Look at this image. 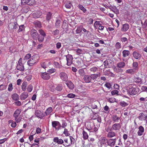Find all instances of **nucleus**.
Wrapping results in <instances>:
<instances>
[{
	"mask_svg": "<svg viewBox=\"0 0 147 147\" xmlns=\"http://www.w3.org/2000/svg\"><path fill=\"white\" fill-rule=\"evenodd\" d=\"M125 65V63L123 62H119L117 65V66L120 68H123Z\"/></svg>",
	"mask_w": 147,
	"mask_h": 147,
	"instance_id": "bb28decb",
	"label": "nucleus"
},
{
	"mask_svg": "<svg viewBox=\"0 0 147 147\" xmlns=\"http://www.w3.org/2000/svg\"><path fill=\"white\" fill-rule=\"evenodd\" d=\"M82 30V28L81 27H79L77 28L76 31V33L78 34L80 33Z\"/></svg>",
	"mask_w": 147,
	"mask_h": 147,
	"instance_id": "864d4df0",
	"label": "nucleus"
},
{
	"mask_svg": "<svg viewBox=\"0 0 147 147\" xmlns=\"http://www.w3.org/2000/svg\"><path fill=\"white\" fill-rule=\"evenodd\" d=\"M138 130L137 132L138 135L139 136H142L144 131V127L142 126H140L138 128Z\"/></svg>",
	"mask_w": 147,
	"mask_h": 147,
	"instance_id": "f8f14e48",
	"label": "nucleus"
},
{
	"mask_svg": "<svg viewBox=\"0 0 147 147\" xmlns=\"http://www.w3.org/2000/svg\"><path fill=\"white\" fill-rule=\"evenodd\" d=\"M101 76L100 73H98L97 74H93L90 75L92 81H94L98 77H100Z\"/></svg>",
	"mask_w": 147,
	"mask_h": 147,
	"instance_id": "412c9836",
	"label": "nucleus"
},
{
	"mask_svg": "<svg viewBox=\"0 0 147 147\" xmlns=\"http://www.w3.org/2000/svg\"><path fill=\"white\" fill-rule=\"evenodd\" d=\"M24 29V25H22L19 27V29L18 30V32L22 31Z\"/></svg>",
	"mask_w": 147,
	"mask_h": 147,
	"instance_id": "c03bdc74",
	"label": "nucleus"
},
{
	"mask_svg": "<svg viewBox=\"0 0 147 147\" xmlns=\"http://www.w3.org/2000/svg\"><path fill=\"white\" fill-rule=\"evenodd\" d=\"M42 15V13L40 11H35L32 13V16L34 18H38L40 17Z\"/></svg>",
	"mask_w": 147,
	"mask_h": 147,
	"instance_id": "9b49d317",
	"label": "nucleus"
},
{
	"mask_svg": "<svg viewBox=\"0 0 147 147\" xmlns=\"http://www.w3.org/2000/svg\"><path fill=\"white\" fill-rule=\"evenodd\" d=\"M82 135L83 139L84 140H87L88 138V135L87 133L84 130H83L82 132Z\"/></svg>",
	"mask_w": 147,
	"mask_h": 147,
	"instance_id": "473e14b6",
	"label": "nucleus"
},
{
	"mask_svg": "<svg viewBox=\"0 0 147 147\" xmlns=\"http://www.w3.org/2000/svg\"><path fill=\"white\" fill-rule=\"evenodd\" d=\"M138 64L137 62H134L132 64V67H133V69L136 71L138 70Z\"/></svg>",
	"mask_w": 147,
	"mask_h": 147,
	"instance_id": "7c9ffc66",
	"label": "nucleus"
},
{
	"mask_svg": "<svg viewBox=\"0 0 147 147\" xmlns=\"http://www.w3.org/2000/svg\"><path fill=\"white\" fill-rule=\"evenodd\" d=\"M35 3V1L34 0H29V3L28 5H31L34 4Z\"/></svg>",
	"mask_w": 147,
	"mask_h": 147,
	"instance_id": "052dcab7",
	"label": "nucleus"
},
{
	"mask_svg": "<svg viewBox=\"0 0 147 147\" xmlns=\"http://www.w3.org/2000/svg\"><path fill=\"white\" fill-rule=\"evenodd\" d=\"M129 28V25L128 24H125L123 25L121 30L123 31H126Z\"/></svg>",
	"mask_w": 147,
	"mask_h": 147,
	"instance_id": "c85d7f7f",
	"label": "nucleus"
},
{
	"mask_svg": "<svg viewBox=\"0 0 147 147\" xmlns=\"http://www.w3.org/2000/svg\"><path fill=\"white\" fill-rule=\"evenodd\" d=\"M53 64L55 67L57 68H60V66L59 63L57 62H54Z\"/></svg>",
	"mask_w": 147,
	"mask_h": 147,
	"instance_id": "774afa93",
	"label": "nucleus"
},
{
	"mask_svg": "<svg viewBox=\"0 0 147 147\" xmlns=\"http://www.w3.org/2000/svg\"><path fill=\"white\" fill-rule=\"evenodd\" d=\"M63 134H65V136H69L70 135V134H69L68 132L67 129L66 128L64 129Z\"/></svg>",
	"mask_w": 147,
	"mask_h": 147,
	"instance_id": "49530a36",
	"label": "nucleus"
},
{
	"mask_svg": "<svg viewBox=\"0 0 147 147\" xmlns=\"http://www.w3.org/2000/svg\"><path fill=\"white\" fill-rule=\"evenodd\" d=\"M32 86L31 85H29L28 86L27 88V91L29 92H30L32 91Z\"/></svg>",
	"mask_w": 147,
	"mask_h": 147,
	"instance_id": "e2e57ef3",
	"label": "nucleus"
},
{
	"mask_svg": "<svg viewBox=\"0 0 147 147\" xmlns=\"http://www.w3.org/2000/svg\"><path fill=\"white\" fill-rule=\"evenodd\" d=\"M59 33V30H56L53 31L52 32V34L54 36L58 35Z\"/></svg>",
	"mask_w": 147,
	"mask_h": 147,
	"instance_id": "de8ad7c7",
	"label": "nucleus"
},
{
	"mask_svg": "<svg viewBox=\"0 0 147 147\" xmlns=\"http://www.w3.org/2000/svg\"><path fill=\"white\" fill-rule=\"evenodd\" d=\"M123 82L125 84H127L130 82V79L128 77L123 78L122 79Z\"/></svg>",
	"mask_w": 147,
	"mask_h": 147,
	"instance_id": "72a5a7b5",
	"label": "nucleus"
},
{
	"mask_svg": "<svg viewBox=\"0 0 147 147\" xmlns=\"http://www.w3.org/2000/svg\"><path fill=\"white\" fill-rule=\"evenodd\" d=\"M136 72L133 69H129L127 70L125 72L127 74H133L134 73Z\"/></svg>",
	"mask_w": 147,
	"mask_h": 147,
	"instance_id": "a878e982",
	"label": "nucleus"
},
{
	"mask_svg": "<svg viewBox=\"0 0 147 147\" xmlns=\"http://www.w3.org/2000/svg\"><path fill=\"white\" fill-rule=\"evenodd\" d=\"M21 111V110L20 109H17L14 112L13 116L15 118V121L17 122H20L21 120V118L19 117V115Z\"/></svg>",
	"mask_w": 147,
	"mask_h": 147,
	"instance_id": "f03ea898",
	"label": "nucleus"
},
{
	"mask_svg": "<svg viewBox=\"0 0 147 147\" xmlns=\"http://www.w3.org/2000/svg\"><path fill=\"white\" fill-rule=\"evenodd\" d=\"M27 85V83L26 82H24L22 84V89L23 91H25L26 90V87Z\"/></svg>",
	"mask_w": 147,
	"mask_h": 147,
	"instance_id": "f704fd0d",
	"label": "nucleus"
},
{
	"mask_svg": "<svg viewBox=\"0 0 147 147\" xmlns=\"http://www.w3.org/2000/svg\"><path fill=\"white\" fill-rule=\"evenodd\" d=\"M12 98L13 100L17 101L19 99V97L17 94L15 93L12 95Z\"/></svg>",
	"mask_w": 147,
	"mask_h": 147,
	"instance_id": "2f4dec72",
	"label": "nucleus"
},
{
	"mask_svg": "<svg viewBox=\"0 0 147 147\" xmlns=\"http://www.w3.org/2000/svg\"><path fill=\"white\" fill-rule=\"evenodd\" d=\"M70 139L71 140V143L68 145H67V146H70L71 144H74L75 142L74 139L72 136H70Z\"/></svg>",
	"mask_w": 147,
	"mask_h": 147,
	"instance_id": "58836bf2",
	"label": "nucleus"
},
{
	"mask_svg": "<svg viewBox=\"0 0 147 147\" xmlns=\"http://www.w3.org/2000/svg\"><path fill=\"white\" fill-rule=\"evenodd\" d=\"M134 57L136 59H139L141 57V55L138 52L134 51L133 53Z\"/></svg>",
	"mask_w": 147,
	"mask_h": 147,
	"instance_id": "6ab92c4d",
	"label": "nucleus"
},
{
	"mask_svg": "<svg viewBox=\"0 0 147 147\" xmlns=\"http://www.w3.org/2000/svg\"><path fill=\"white\" fill-rule=\"evenodd\" d=\"M41 76L44 80H48L50 78V76L46 72H42L41 73Z\"/></svg>",
	"mask_w": 147,
	"mask_h": 147,
	"instance_id": "6e6552de",
	"label": "nucleus"
},
{
	"mask_svg": "<svg viewBox=\"0 0 147 147\" xmlns=\"http://www.w3.org/2000/svg\"><path fill=\"white\" fill-rule=\"evenodd\" d=\"M66 57L67 61V65L68 66H70L72 63V61L73 57L70 55H68L66 56Z\"/></svg>",
	"mask_w": 147,
	"mask_h": 147,
	"instance_id": "423d86ee",
	"label": "nucleus"
},
{
	"mask_svg": "<svg viewBox=\"0 0 147 147\" xmlns=\"http://www.w3.org/2000/svg\"><path fill=\"white\" fill-rule=\"evenodd\" d=\"M83 79L86 83H89L92 82L91 80L90 75H85Z\"/></svg>",
	"mask_w": 147,
	"mask_h": 147,
	"instance_id": "9d476101",
	"label": "nucleus"
},
{
	"mask_svg": "<svg viewBox=\"0 0 147 147\" xmlns=\"http://www.w3.org/2000/svg\"><path fill=\"white\" fill-rule=\"evenodd\" d=\"M104 64L105 68H108L109 67V65L107 61H105L104 62Z\"/></svg>",
	"mask_w": 147,
	"mask_h": 147,
	"instance_id": "13d9d810",
	"label": "nucleus"
},
{
	"mask_svg": "<svg viewBox=\"0 0 147 147\" xmlns=\"http://www.w3.org/2000/svg\"><path fill=\"white\" fill-rule=\"evenodd\" d=\"M115 47L117 49H119L121 47V44L119 42H117L115 44Z\"/></svg>",
	"mask_w": 147,
	"mask_h": 147,
	"instance_id": "69168bd1",
	"label": "nucleus"
},
{
	"mask_svg": "<svg viewBox=\"0 0 147 147\" xmlns=\"http://www.w3.org/2000/svg\"><path fill=\"white\" fill-rule=\"evenodd\" d=\"M119 104L120 105L123 107H125L129 105L128 103L124 101H121L119 102Z\"/></svg>",
	"mask_w": 147,
	"mask_h": 147,
	"instance_id": "c9c22d12",
	"label": "nucleus"
},
{
	"mask_svg": "<svg viewBox=\"0 0 147 147\" xmlns=\"http://www.w3.org/2000/svg\"><path fill=\"white\" fill-rule=\"evenodd\" d=\"M67 125V123L65 121H63L61 125V128L65 129Z\"/></svg>",
	"mask_w": 147,
	"mask_h": 147,
	"instance_id": "3c124183",
	"label": "nucleus"
},
{
	"mask_svg": "<svg viewBox=\"0 0 147 147\" xmlns=\"http://www.w3.org/2000/svg\"><path fill=\"white\" fill-rule=\"evenodd\" d=\"M28 93L27 92H24L20 96V98L21 100H25L28 96Z\"/></svg>",
	"mask_w": 147,
	"mask_h": 147,
	"instance_id": "5701e85b",
	"label": "nucleus"
},
{
	"mask_svg": "<svg viewBox=\"0 0 147 147\" xmlns=\"http://www.w3.org/2000/svg\"><path fill=\"white\" fill-rule=\"evenodd\" d=\"M144 115H145L142 113H140L139 114V116L138 117L139 119L141 121L143 120Z\"/></svg>",
	"mask_w": 147,
	"mask_h": 147,
	"instance_id": "a18cd8bd",
	"label": "nucleus"
},
{
	"mask_svg": "<svg viewBox=\"0 0 147 147\" xmlns=\"http://www.w3.org/2000/svg\"><path fill=\"white\" fill-rule=\"evenodd\" d=\"M56 89L58 91H61L62 89V87L61 85H58L56 87Z\"/></svg>",
	"mask_w": 147,
	"mask_h": 147,
	"instance_id": "603ef678",
	"label": "nucleus"
},
{
	"mask_svg": "<svg viewBox=\"0 0 147 147\" xmlns=\"http://www.w3.org/2000/svg\"><path fill=\"white\" fill-rule=\"evenodd\" d=\"M30 34L32 38L34 40H36L38 36H39L36 30L34 29H32L30 31Z\"/></svg>",
	"mask_w": 147,
	"mask_h": 147,
	"instance_id": "20e7f679",
	"label": "nucleus"
},
{
	"mask_svg": "<svg viewBox=\"0 0 147 147\" xmlns=\"http://www.w3.org/2000/svg\"><path fill=\"white\" fill-rule=\"evenodd\" d=\"M52 126L56 131H58L61 128V124L60 122L57 121H53L52 122Z\"/></svg>",
	"mask_w": 147,
	"mask_h": 147,
	"instance_id": "7ed1b4c3",
	"label": "nucleus"
},
{
	"mask_svg": "<svg viewBox=\"0 0 147 147\" xmlns=\"http://www.w3.org/2000/svg\"><path fill=\"white\" fill-rule=\"evenodd\" d=\"M75 50L76 51V52L78 54H82L83 53V51L82 50L80 49H75Z\"/></svg>",
	"mask_w": 147,
	"mask_h": 147,
	"instance_id": "4d7b16f0",
	"label": "nucleus"
},
{
	"mask_svg": "<svg viewBox=\"0 0 147 147\" xmlns=\"http://www.w3.org/2000/svg\"><path fill=\"white\" fill-rule=\"evenodd\" d=\"M52 15V13L50 12H48L47 13L46 16L47 20L49 21L51 19Z\"/></svg>",
	"mask_w": 147,
	"mask_h": 147,
	"instance_id": "e433bc0d",
	"label": "nucleus"
},
{
	"mask_svg": "<svg viewBox=\"0 0 147 147\" xmlns=\"http://www.w3.org/2000/svg\"><path fill=\"white\" fill-rule=\"evenodd\" d=\"M34 24L35 25V26L38 28H40L42 27L41 23L38 21H35L34 22Z\"/></svg>",
	"mask_w": 147,
	"mask_h": 147,
	"instance_id": "c756f323",
	"label": "nucleus"
},
{
	"mask_svg": "<svg viewBox=\"0 0 147 147\" xmlns=\"http://www.w3.org/2000/svg\"><path fill=\"white\" fill-rule=\"evenodd\" d=\"M44 37H44L43 36H40L39 35V36H38L37 38H38V40L39 41H40L41 42H42L44 40Z\"/></svg>",
	"mask_w": 147,
	"mask_h": 147,
	"instance_id": "bf43d9fd",
	"label": "nucleus"
},
{
	"mask_svg": "<svg viewBox=\"0 0 147 147\" xmlns=\"http://www.w3.org/2000/svg\"><path fill=\"white\" fill-rule=\"evenodd\" d=\"M116 135V133L115 132L110 131L107 134V137L109 138H112Z\"/></svg>",
	"mask_w": 147,
	"mask_h": 147,
	"instance_id": "b1692460",
	"label": "nucleus"
},
{
	"mask_svg": "<svg viewBox=\"0 0 147 147\" xmlns=\"http://www.w3.org/2000/svg\"><path fill=\"white\" fill-rule=\"evenodd\" d=\"M72 5L71 2H67L65 5V7L68 9H70Z\"/></svg>",
	"mask_w": 147,
	"mask_h": 147,
	"instance_id": "ea45409f",
	"label": "nucleus"
},
{
	"mask_svg": "<svg viewBox=\"0 0 147 147\" xmlns=\"http://www.w3.org/2000/svg\"><path fill=\"white\" fill-rule=\"evenodd\" d=\"M16 68L18 70L20 71H23L24 69V67L21 62L18 63Z\"/></svg>",
	"mask_w": 147,
	"mask_h": 147,
	"instance_id": "dca6fc26",
	"label": "nucleus"
},
{
	"mask_svg": "<svg viewBox=\"0 0 147 147\" xmlns=\"http://www.w3.org/2000/svg\"><path fill=\"white\" fill-rule=\"evenodd\" d=\"M13 89L12 84L10 83L9 84L8 86V90L9 91H11Z\"/></svg>",
	"mask_w": 147,
	"mask_h": 147,
	"instance_id": "09e8293b",
	"label": "nucleus"
},
{
	"mask_svg": "<svg viewBox=\"0 0 147 147\" xmlns=\"http://www.w3.org/2000/svg\"><path fill=\"white\" fill-rule=\"evenodd\" d=\"M139 92V89L135 86L134 87L132 86L129 87V89L127 91L128 93L131 95H134L137 94Z\"/></svg>",
	"mask_w": 147,
	"mask_h": 147,
	"instance_id": "f257e3e1",
	"label": "nucleus"
},
{
	"mask_svg": "<svg viewBox=\"0 0 147 147\" xmlns=\"http://www.w3.org/2000/svg\"><path fill=\"white\" fill-rule=\"evenodd\" d=\"M116 141V138L110 139L109 140H107V145L111 147H113L115 145Z\"/></svg>",
	"mask_w": 147,
	"mask_h": 147,
	"instance_id": "0eeeda50",
	"label": "nucleus"
},
{
	"mask_svg": "<svg viewBox=\"0 0 147 147\" xmlns=\"http://www.w3.org/2000/svg\"><path fill=\"white\" fill-rule=\"evenodd\" d=\"M67 97L71 98H73L75 97V95L73 94H69L67 95Z\"/></svg>",
	"mask_w": 147,
	"mask_h": 147,
	"instance_id": "338daca9",
	"label": "nucleus"
},
{
	"mask_svg": "<svg viewBox=\"0 0 147 147\" xmlns=\"http://www.w3.org/2000/svg\"><path fill=\"white\" fill-rule=\"evenodd\" d=\"M121 127V126L119 123H115L112 126L113 129L115 130H119Z\"/></svg>",
	"mask_w": 147,
	"mask_h": 147,
	"instance_id": "aec40b11",
	"label": "nucleus"
},
{
	"mask_svg": "<svg viewBox=\"0 0 147 147\" xmlns=\"http://www.w3.org/2000/svg\"><path fill=\"white\" fill-rule=\"evenodd\" d=\"M38 32L40 34L42 35L43 36L45 37L46 36V34L44 31L42 29H40L38 30Z\"/></svg>",
	"mask_w": 147,
	"mask_h": 147,
	"instance_id": "37998d69",
	"label": "nucleus"
},
{
	"mask_svg": "<svg viewBox=\"0 0 147 147\" xmlns=\"http://www.w3.org/2000/svg\"><path fill=\"white\" fill-rule=\"evenodd\" d=\"M105 86L109 89H110L111 88V84L109 83H107L105 84Z\"/></svg>",
	"mask_w": 147,
	"mask_h": 147,
	"instance_id": "0e129e2a",
	"label": "nucleus"
},
{
	"mask_svg": "<svg viewBox=\"0 0 147 147\" xmlns=\"http://www.w3.org/2000/svg\"><path fill=\"white\" fill-rule=\"evenodd\" d=\"M134 80L136 83H139L142 82L141 79L139 77H136L134 78Z\"/></svg>",
	"mask_w": 147,
	"mask_h": 147,
	"instance_id": "4c0bfd02",
	"label": "nucleus"
},
{
	"mask_svg": "<svg viewBox=\"0 0 147 147\" xmlns=\"http://www.w3.org/2000/svg\"><path fill=\"white\" fill-rule=\"evenodd\" d=\"M33 57V56L32 58L30 59L28 61V64L29 66H31L34 65L36 62V60L34 59V57Z\"/></svg>",
	"mask_w": 147,
	"mask_h": 147,
	"instance_id": "4468645a",
	"label": "nucleus"
},
{
	"mask_svg": "<svg viewBox=\"0 0 147 147\" xmlns=\"http://www.w3.org/2000/svg\"><path fill=\"white\" fill-rule=\"evenodd\" d=\"M21 3L22 4L24 5L25 4H27L29 3V0H22L21 1Z\"/></svg>",
	"mask_w": 147,
	"mask_h": 147,
	"instance_id": "680f3d73",
	"label": "nucleus"
},
{
	"mask_svg": "<svg viewBox=\"0 0 147 147\" xmlns=\"http://www.w3.org/2000/svg\"><path fill=\"white\" fill-rule=\"evenodd\" d=\"M53 109L51 107L48 108L45 111V114L46 116L50 114L53 111Z\"/></svg>",
	"mask_w": 147,
	"mask_h": 147,
	"instance_id": "393cba45",
	"label": "nucleus"
},
{
	"mask_svg": "<svg viewBox=\"0 0 147 147\" xmlns=\"http://www.w3.org/2000/svg\"><path fill=\"white\" fill-rule=\"evenodd\" d=\"M6 86L4 84H1L0 85V90H3L6 89Z\"/></svg>",
	"mask_w": 147,
	"mask_h": 147,
	"instance_id": "5fc2aeb1",
	"label": "nucleus"
},
{
	"mask_svg": "<svg viewBox=\"0 0 147 147\" xmlns=\"http://www.w3.org/2000/svg\"><path fill=\"white\" fill-rule=\"evenodd\" d=\"M66 84L68 87L70 89H73L74 88V85L71 81H68L66 83Z\"/></svg>",
	"mask_w": 147,
	"mask_h": 147,
	"instance_id": "4be33fe9",
	"label": "nucleus"
},
{
	"mask_svg": "<svg viewBox=\"0 0 147 147\" xmlns=\"http://www.w3.org/2000/svg\"><path fill=\"white\" fill-rule=\"evenodd\" d=\"M59 76L62 80L65 81L67 80V75L65 73L63 72L60 73L59 74Z\"/></svg>",
	"mask_w": 147,
	"mask_h": 147,
	"instance_id": "1a4fd4ad",
	"label": "nucleus"
},
{
	"mask_svg": "<svg viewBox=\"0 0 147 147\" xmlns=\"http://www.w3.org/2000/svg\"><path fill=\"white\" fill-rule=\"evenodd\" d=\"M130 52L128 50H124L122 52L123 55V57H126L130 54Z\"/></svg>",
	"mask_w": 147,
	"mask_h": 147,
	"instance_id": "cd10ccee",
	"label": "nucleus"
},
{
	"mask_svg": "<svg viewBox=\"0 0 147 147\" xmlns=\"http://www.w3.org/2000/svg\"><path fill=\"white\" fill-rule=\"evenodd\" d=\"M53 141L59 144H61L64 142L63 140L61 139H59L57 137H55L53 138Z\"/></svg>",
	"mask_w": 147,
	"mask_h": 147,
	"instance_id": "a211bd4d",
	"label": "nucleus"
},
{
	"mask_svg": "<svg viewBox=\"0 0 147 147\" xmlns=\"http://www.w3.org/2000/svg\"><path fill=\"white\" fill-rule=\"evenodd\" d=\"M104 110L106 113H108L109 112V107L107 105L105 106L104 107Z\"/></svg>",
	"mask_w": 147,
	"mask_h": 147,
	"instance_id": "8fccbe9b",
	"label": "nucleus"
},
{
	"mask_svg": "<svg viewBox=\"0 0 147 147\" xmlns=\"http://www.w3.org/2000/svg\"><path fill=\"white\" fill-rule=\"evenodd\" d=\"M35 115L36 117L40 119H42L45 116L44 112H41L39 110H37L35 112Z\"/></svg>",
	"mask_w": 147,
	"mask_h": 147,
	"instance_id": "39448f33",
	"label": "nucleus"
},
{
	"mask_svg": "<svg viewBox=\"0 0 147 147\" xmlns=\"http://www.w3.org/2000/svg\"><path fill=\"white\" fill-rule=\"evenodd\" d=\"M112 121L115 122H118L119 120H120V118L116 115H112Z\"/></svg>",
	"mask_w": 147,
	"mask_h": 147,
	"instance_id": "2eb2a0df",
	"label": "nucleus"
},
{
	"mask_svg": "<svg viewBox=\"0 0 147 147\" xmlns=\"http://www.w3.org/2000/svg\"><path fill=\"white\" fill-rule=\"evenodd\" d=\"M78 8L80 10L82 11L84 13H85L86 11V9L82 5H78Z\"/></svg>",
	"mask_w": 147,
	"mask_h": 147,
	"instance_id": "79ce46f5",
	"label": "nucleus"
},
{
	"mask_svg": "<svg viewBox=\"0 0 147 147\" xmlns=\"http://www.w3.org/2000/svg\"><path fill=\"white\" fill-rule=\"evenodd\" d=\"M18 25L17 23L16 22H14L10 24L8 26L9 28L11 29L12 28V29H15L17 28Z\"/></svg>",
	"mask_w": 147,
	"mask_h": 147,
	"instance_id": "f3484780",
	"label": "nucleus"
},
{
	"mask_svg": "<svg viewBox=\"0 0 147 147\" xmlns=\"http://www.w3.org/2000/svg\"><path fill=\"white\" fill-rule=\"evenodd\" d=\"M79 73L80 75L81 76H84L85 74V73L84 70L83 69H80L79 70Z\"/></svg>",
	"mask_w": 147,
	"mask_h": 147,
	"instance_id": "a19ab883",
	"label": "nucleus"
},
{
	"mask_svg": "<svg viewBox=\"0 0 147 147\" xmlns=\"http://www.w3.org/2000/svg\"><path fill=\"white\" fill-rule=\"evenodd\" d=\"M86 129L89 131L92 129V127H91V124L90 123H88L86 127Z\"/></svg>",
	"mask_w": 147,
	"mask_h": 147,
	"instance_id": "6e6d98bb",
	"label": "nucleus"
},
{
	"mask_svg": "<svg viewBox=\"0 0 147 147\" xmlns=\"http://www.w3.org/2000/svg\"><path fill=\"white\" fill-rule=\"evenodd\" d=\"M107 140L106 138L101 137L99 140L100 144L101 145L106 144V143H107Z\"/></svg>",
	"mask_w": 147,
	"mask_h": 147,
	"instance_id": "ddd939ff",
	"label": "nucleus"
}]
</instances>
